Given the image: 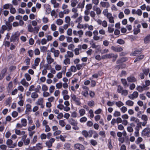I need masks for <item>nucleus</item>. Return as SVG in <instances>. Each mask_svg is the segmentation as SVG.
Returning a JSON list of instances; mask_svg holds the SVG:
<instances>
[{
    "label": "nucleus",
    "instance_id": "f257e3e1",
    "mask_svg": "<svg viewBox=\"0 0 150 150\" xmlns=\"http://www.w3.org/2000/svg\"><path fill=\"white\" fill-rule=\"evenodd\" d=\"M20 33L18 32H16L14 34H13L10 38V41L15 42V45H16L18 42L19 36Z\"/></svg>",
    "mask_w": 150,
    "mask_h": 150
},
{
    "label": "nucleus",
    "instance_id": "f03ea898",
    "mask_svg": "<svg viewBox=\"0 0 150 150\" xmlns=\"http://www.w3.org/2000/svg\"><path fill=\"white\" fill-rule=\"evenodd\" d=\"M142 135L144 137H150V128L147 127L144 128L142 132Z\"/></svg>",
    "mask_w": 150,
    "mask_h": 150
},
{
    "label": "nucleus",
    "instance_id": "7ed1b4c3",
    "mask_svg": "<svg viewBox=\"0 0 150 150\" xmlns=\"http://www.w3.org/2000/svg\"><path fill=\"white\" fill-rule=\"evenodd\" d=\"M142 128V123L141 122L140 123L137 124V125L134 128L135 131L134 133V135L136 137H137L139 136V130Z\"/></svg>",
    "mask_w": 150,
    "mask_h": 150
},
{
    "label": "nucleus",
    "instance_id": "20e7f679",
    "mask_svg": "<svg viewBox=\"0 0 150 150\" xmlns=\"http://www.w3.org/2000/svg\"><path fill=\"white\" fill-rule=\"evenodd\" d=\"M71 99L74 101L77 105H80L81 104L80 102V99L77 97L74 94H71Z\"/></svg>",
    "mask_w": 150,
    "mask_h": 150
},
{
    "label": "nucleus",
    "instance_id": "39448f33",
    "mask_svg": "<svg viewBox=\"0 0 150 150\" xmlns=\"http://www.w3.org/2000/svg\"><path fill=\"white\" fill-rule=\"evenodd\" d=\"M117 57V55H115L113 53L107 54L103 56V57L104 59L111 58L112 57H114V58H115L114 61L115 60Z\"/></svg>",
    "mask_w": 150,
    "mask_h": 150
},
{
    "label": "nucleus",
    "instance_id": "423d86ee",
    "mask_svg": "<svg viewBox=\"0 0 150 150\" xmlns=\"http://www.w3.org/2000/svg\"><path fill=\"white\" fill-rule=\"evenodd\" d=\"M138 96V93L136 91L134 92L132 94L129 95L128 96L129 98L131 100H133L137 98Z\"/></svg>",
    "mask_w": 150,
    "mask_h": 150
},
{
    "label": "nucleus",
    "instance_id": "0eeeda50",
    "mask_svg": "<svg viewBox=\"0 0 150 150\" xmlns=\"http://www.w3.org/2000/svg\"><path fill=\"white\" fill-rule=\"evenodd\" d=\"M46 59L47 63L49 64H51L54 61V59L52 58L50 54L49 53H47Z\"/></svg>",
    "mask_w": 150,
    "mask_h": 150
},
{
    "label": "nucleus",
    "instance_id": "6e6552de",
    "mask_svg": "<svg viewBox=\"0 0 150 150\" xmlns=\"http://www.w3.org/2000/svg\"><path fill=\"white\" fill-rule=\"evenodd\" d=\"M141 25L140 24L138 25L136 27H135L133 29L134 33L135 35L137 34L140 31V28H141Z\"/></svg>",
    "mask_w": 150,
    "mask_h": 150
},
{
    "label": "nucleus",
    "instance_id": "1a4fd4ad",
    "mask_svg": "<svg viewBox=\"0 0 150 150\" xmlns=\"http://www.w3.org/2000/svg\"><path fill=\"white\" fill-rule=\"evenodd\" d=\"M128 82L131 83L135 82L137 81L136 79L133 76H130L127 78Z\"/></svg>",
    "mask_w": 150,
    "mask_h": 150
},
{
    "label": "nucleus",
    "instance_id": "9d476101",
    "mask_svg": "<svg viewBox=\"0 0 150 150\" xmlns=\"http://www.w3.org/2000/svg\"><path fill=\"white\" fill-rule=\"evenodd\" d=\"M100 4L103 7L106 8H108L110 6V4L108 2L101 1Z\"/></svg>",
    "mask_w": 150,
    "mask_h": 150
},
{
    "label": "nucleus",
    "instance_id": "9b49d317",
    "mask_svg": "<svg viewBox=\"0 0 150 150\" xmlns=\"http://www.w3.org/2000/svg\"><path fill=\"white\" fill-rule=\"evenodd\" d=\"M111 49L114 52H118L122 51L123 49L121 47H116L112 46L111 47Z\"/></svg>",
    "mask_w": 150,
    "mask_h": 150
},
{
    "label": "nucleus",
    "instance_id": "f8f14e48",
    "mask_svg": "<svg viewBox=\"0 0 150 150\" xmlns=\"http://www.w3.org/2000/svg\"><path fill=\"white\" fill-rule=\"evenodd\" d=\"M142 53L141 51H135L131 53L130 55L132 56H136L137 57Z\"/></svg>",
    "mask_w": 150,
    "mask_h": 150
},
{
    "label": "nucleus",
    "instance_id": "ddd939ff",
    "mask_svg": "<svg viewBox=\"0 0 150 150\" xmlns=\"http://www.w3.org/2000/svg\"><path fill=\"white\" fill-rule=\"evenodd\" d=\"M68 121L69 123L73 126H76L77 124V121L73 119H69Z\"/></svg>",
    "mask_w": 150,
    "mask_h": 150
},
{
    "label": "nucleus",
    "instance_id": "4468645a",
    "mask_svg": "<svg viewBox=\"0 0 150 150\" xmlns=\"http://www.w3.org/2000/svg\"><path fill=\"white\" fill-rule=\"evenodd\" d=\"M6 144L10 148H13L16 145V143H13V141H7Z\"/></svg>",
    "mask_w": 150,
    "mask_h": 150
},
{
    "label": "nucleus",
    "instance_id": "2eb2a0df",
    "mask_svg": "<svg viewBox=\"0 0 150 150\" xmlns=\"http://www.w3.org/2000/svg\"><path fill=\"white\" fill-rule=\"evenodd\" d=\"M74 147L75 148L79 150H83L84 149V146L83 145L79 144H75Z\"/></svg>",
    "mask_w": 150,
    "mask_h": 150
},
{
    "label": "nucleus",
    "instance_id": "dca6fc26",
    "mask_svg": "<svg viewBox=\"0 0 150 150\" xmlns=\"http://www.w3.org/2000/svg\"><path fill=\"white\" fill-rule=\"evenodd\" d=\"M144 57V55L140 54L136 58L134 61V62L135 63L143 59Z\"/></svg>",
    "mask_w": 150,
    "mask_h": 150
},
{
    "label": "nucleus",
    "instance_id": "f3484780",
    "mask_svg": "<svg viewBox=\"0 0 150 150\" xmlns=\"http://www.w3.org/2000/svg\"><path fill=\"white\" fill-rule=\"evenodd\" d=\"M20 83L23 86L26 87H28L29 85V83L26 81L25 79H23L21 81Z\"/></svg>",
    "mask_w": 150,
    "mask_h": 150
},
{
    "label": "nucleus",
    "instance_id": "a211bd4d",
    "mask_svg": "<svg viewBox=\"0 0 150 150\" xmlns=\"http://www.w3.org/2000/svg\"><path fill=\"white\" fill-rule=\"evenodd\" d=\"M64 57L65 58V59L64 61V63L65 65L69 64H70V59L68 58L67 57V55H65Z\"/></svg>",
    "mask_w": 150,
    "mask_h": 150
},
{
    "label": "nucleus",
    "instance_id": "6ab92c4d",
    "mask_svg": "<svg viewBox=\"0 0 150 150\" xmlns=\"http://www.w3.org/2000/svg\"><path fill=\"white\" fill-rule=\"evenodd\" d=\"M31 106L30 104H27L26 105V109L25 110L26 114H28V113L30 112Z\"/></svg>",
    "mask_w": 150,
    "mask_h": 150
},
{
    "label": "nucleus",
    "instance_id": "aec40b11",
    "mask_svg": "<svg viewBox=\"0 0 150 150\" xmlns=\"http://www.w3.org/2000/svg\"><path fill=\"white\" fill-rule=\"evenodd\" d=\"M127 58L124 57L118 60L117 61V64H120L122 62H125L127 61Z\"/></svg>",
    "mask_w": 150,
    "mask_h": 150
},
{
    "label": "nucleus",
    "instance_id": "412c9836",
    "mask_svg": "<svg viewBox=\"0 0 150 150\" xmlns=\"http://www.w3.org/2000/svg\"><path fill=\"white\" fill-rule=\"evenodd\" d=\"M115 104L116 106L118 108H120L124 105L123 103L120 101H119L117 102H115Z\"/></svg>",
    "mask_w": 150,
    "mask_h": 150
},
{
    "label": "nucleus",
    "instance_id": "4be33fe9",
    "mask_svg": "<svg viewBox=\"0 0 150 150\" xmlns=\"http://www.w3.org/2000/svg\"><path fill=\"white\" fill-rule=\"evenodd\" d=\"M76 67L73 65L71 67L70 69H69L68 70L69 71H70L71 72H75L76 71Z\"/></svg>",
    "mask_w": 150,
    "mask_h": 150
},
{
    "label": "nucleus",
    "instance_id": "5701e85b",
    "mask_svg": "<svg viewBox=\"0 0 150 150\" xmlns=\"http://www.w3.org/2000/svg\"><path fill=\"white\" fill-rule=\"evenodd\" d=\"M93 9L94 11H96V14L97 15L100 14L101 13V11L100 8L98 7H94L93 8Z\"/></svg>",
    "mask_w": 150,
    "mask_h": 150
},
{
    "label": "nucleus",
    "instance_id": "b1692460",
    "mask_svg": "<svg viewBox=\"0 0 150 150\" xmlns=\"http://www.w3.org/2000/svg\"><path fill=\"white\" fill-rule=\"evenodd\" d=\"M15 133L17 134L21 135L25 134V132L24 131L21 132L20 130L16 129Z\"/></svg>",
    "mask_w": 150,
    "mask_h": 150
},
{
    "label": "nucleus",
    "instance_id": "393cba45",
    "mask_svg": "<svg viewBox=\"0 0 150 150\" xmlns=\"http://www.w3.org/2000/svg\"><path fill=\"white\" fill-rule=\"evenodd\" d=\"M6 25L7 26L6 27L7 28L8 31H9L12 29V25L9 22H6Z\"/></svg>",
    "mask_w": 150,
    "mask_h": 150
},
{
    "label": "nucleus",
    "instance_id": "a878e982",
    "mask_svg": "<svg viewBox=\"0 0 150 150\" xmlns=\"http://www.w3.org/2000/svg\"><path fill=\"white\" fill-rule=\"evenodd\" d=\"M65 55L67 56V57H72L74 56V54L73 52L69 51L67 52V54Z\"/></svg>",
    "mask_w": 150,
    "mask_h": 150
},
{
    "label": "nucleus",
    "instance_id": "bb28decb",
    "mask_svg": "<svg viewBox=\"0 0 150 150\" xmlns=\"http://www.w3.org/2000/svg\"><path fill=\"white\" fill-rule=\"evenodd\" d=\"M130 120L131 121H134L137 124L138 123V122H139V120L137 118L132 117L130 118Z\"/></svg>",
    "mask_w": 150,
    "mask_h": 150
},
{
    "label": "nucleus",
    "instance_id": "cd10ccee",
    "mask_svg": "<svg viewBox=\"0 0 150 150\" xmlns=\"http://www.w3.org/2000/svg\"><path fill=\"white\" fill-rule=\"evenodd\" d=\"M126 104L128 106H132L133 105L134 103L132 100H128L126 102Z\"/></svg>",
    "mask_w": 150,
    "mask_h": 150
},
{
    "label": "nucleus",
    "instance_id": "c85d7f7f",
    "mask_svg": "<svg viewBox=\"0 0 150 150\" xmlns=\"http://www.w3.org/2000/svg\"><path fill=\"white\" fill-rule=\"evenodd\" d=\"M40 59L39 58H37L34 61V65L35 66H38V65L39 63L40 62Z\"/></svg>",
    "mask_w": 150,
    "mask_h": 150
},
{
    "label": "nucleus",
    "instance_id": "c756f323",
    "mask_svg": "<svg viewBox=\"0 0 150 150\" xmlns=\"http://www.w3.org/2000/svg\"><path fill=\"white\" fill-rule=\"evenodd\" d=\"M12 6V5L11 4H6L3 5V8L5 9H7L9 8L11 6Z\"/></svg>",
    "mask_w": 150,
    "mask_h": 150
},
{
    "label": "nucleus",
    "instance_id": "7c9ffc66",
    "mask_svg": "<svg viewBox=\"0 0 150 150\" xmlns=\"http://www.w3.org/2000/svg\"><path fill=\"white\" fill-rule=\"evenodd\" d=\"M31 96L32 98L35 99L38 97V95L36 92H34L31 93Z\"/></svg>",
    "mask_w": 150,
    "mask_h": 150
},
{
    "label": "nucleus",
    "instance_id": "2f4dec72",
    "mask_svg": "<svg viewBox=\"0 0 150 150\" xmlns=\"http://www.w3.org/2000/svg\"><path fill=\"white\" fill-rule=\"evenodd\" d=\"M47 40L45 38H43L41 40V41H39L38 44L40 45V43L42 45H44L46 44Z\"/></svg>",
    "mask_w": 150,
    "mask_h": 150
},
{
    "label": "nucleus",
    "instance_id": "473e14b6",
    "mask_svg": "<svg viewBox=\"0 0 150 150\" xmlns=\"http://www.w3.org/2000/svg\"><path fill=\"white\" fill-rule=\"evenodd\" d=\"M27 121L26 119H22L21 120V125L23 127H25L27 125Z\"/></svg>",
    "mask_w": 150,
    "mask_h": 150
},
{
    "label": "nucleus",
    "instance_id": "72a5a7b5",
    "mask_svg": "<svg viewBox=\"0 0 150 150\" xmlns=\"http://www.w3.org/2000/svg\"><path fill=\"white\" fill-rule=\"evenodd\" d=\"M85 110L83 109H80L79 111V113L81 116H82L85 114Z\"/></svg>",
    "mask_w": 150,
    "mask_h": 150
},
{
    "label": "nucleus",
    "instance_id": "f704fd0d",
    "mask_svg": "<svg viewBox=\"0 0 150 150\" xmlns=\"http://www.w3.org/2000/svg\"><path fill=\"white\" fill-rule=\"evenodd\" d=\"M85 2V0H83L81 3H79L78 4V5L77 7V8H83L84 7V6Z\"/></svg>",
    "mask_w": 150,
    "mask_h": 150
},
{
    "label": "nucleus",
    "instance_id": "c9c22d12",
    "mask_svg": "<svg viewBox=\"0 0 150 150\" xmlns=\"http://www.w3.org/2000/svg\"><path fill=\"white\" fill-rule=\"evenodd\" d=\"M40 27L38 26L35 27L33 28V33L35 34H37L39 30L40 29Z\"/></svg>",
    "mask_w": 150,
    "mask_h": 150
},
{
    "label": "nucleus",
    "instance_id": "e433bc0d",
    "mask_svg": "<svg viewBox=\"0 0 150 150\" xmlns=\"http://www.w3.org/2000/svg\"><path fill=\"white\" fill-rule=\"evenodd\" d=\"M82 134L86 138H87L88 136V132L87 131L85 130H83L82 132Z\"/></svg>",
    "mask_w": 150,
    "mask_h": 150
},
{
    "label": "nucleus",
    "instance_id": "4c0bfd02",
    "mask_svg": "<svg viewBox=\"0 0 150 150\" xmlns=\"http://www.w3.org/2000/svg\"><path fill=\"white\" fill-rule=\"evenodd\" d=\"M144 42L147 43L150 41V35H147L144 39Z\"/></svg>",
    "mask_w": 150,
    "mask_h": 150
},
{
    "label": "nucleus",
    "instance_id": "58836bf2",
    "mask_svg": "<svg viewBox=\"0 0 150 150\" xmlns=\"http://www.w3.org/2000/svg\"><path fill=\"white\" fill-rule=\"evenodd\" d=\"M51 64H49L47 63V64H45L44 66L45 69L47 70H50L52 68V66L50 65Z\"/></svg>",
    "mask_w": 150,
    "mask_h": 150
},
{
    "label": "nucleus",
    "instance_id": "ea45409f",
    "mask_svg": "<svg viewBox=\"0 0 150 150\" xmlns=\"http://www.w3.org/2000/svg\"><path fill=\"white\" fill-rule=\"evenodd\" d=\"M28 30L30 32H33V28L32 27L31 24L28 25Z\"/></svg>",
    "mask_w": 150,
    "mask_h": 150
},
{
    "label": "nucleus",
    "instance_id": "a19ab883",
    "mask_svg": "<svg viewBox=\"0 0 150 150\" xmlns=\"http://www.w3.org/2000/svg\"><path fill=\"white\" fill-rule=\"evenodd\" d=\"M10 8V13L12 14H14L16 12V10L15 8L13 7V6L12 5V6H11Z\"/></svg>",
    "mask_w": 150,
    "mask_h": 150
},
{
    "label": "nucleus",
    "instance_id": "79ce46f5",
    "mask_svg": "<svg viewBox=\"0 0 150 150\" xmlns=\"http://www.w3.org/2000/svg\"><path fill=\"white\" fill-rule=\"evenodd\" d=\"M149 71L148 68L144 69H143V73L146 75H147Z\"/></svg>",
    "mask_w": 150,
    "mask_h": 150
},
{
    "label": "nucleus",
    "instance_id": "37998d69",
    "mask_svg": "<svg viewBox=\"0 0 150 150\" xmlns=\"http://www.w3.org/2000/svg\"><path fill=\"white\" fill-rule=\"evenodd\" d=\"M36 103L38 105H42V104L43 103V99L42 98H40L38 99Z\"/></svg>",
    "mask_w": 150,
    "mask_h": 150
},
{
    "label": "nucleus",
    "instance_id": "c03bdc74",
    "mask_svg": "<svg viewBox=\"0 0 150 150\" xmlns=\"http://www.w3.org/2000/svg\"><path fill=\"white\" fill-rule=\"evenodd\" d=\"M57 88L58 89L61 88L62 86V83L61 82L56 83V85Z\"/></svg>",
    "mask_w": 150,
    "mask_h": 150
},
{
    "label": "nucleus",
    "instance_id": "a18cd8bd",
    "mask_svg": "<svg viewBox=\"0 0 150 150\" xmlns=\"http://www.w3.org/2000/svg\"><path fill=\"white\" fill-rule=\"evenodd\" d=\"M120 110L123 113H125L127 111V108L125 106H122L120 108Z\"/></svg>",
    "mask_w": 150,
    "mask_h": 150
},
{
    "label": "nucleus",
    "instance_id": "49530a36",
    "mask_svg": "<svg viewBox=\"0 0 150 150\" xmlns=\"http://www.w3.org/2000/svg\"><path fill=\"white\" fill-rule=\"evenodd\" d=\"M56 23L59 25H61L63 23V21L60 19H58L57 20Z\"/></svg>",
    "mask_w": 150,
    "mask_h": 150
},
{
    "label": "nucleus",
    "instance_id": "de8ad7c7",
    "mask_svg": "<svg viewBox=\"0 0 150 150\" xmlns=\"http://www.w3.org/2000/svg\"><path fill=\"white\" fill-rule=\"evenodd\" d=\"M57 27L54 24H52L51 25V29L52 31H56L57 30Z\"/></svg>",
    "mask_w": 150,
    "mask_h": 150
},
{
    "label": "nucleus",
    "instance_id": "09e8293b",
    "mask_svg": "<svg viewBox=\"0 0 150 150\" xmlns=\"http://www.w3.org/2000/svg\"><path fill=\"white\" fill-rule=\"evenodd\" d=\"M121 81L124 86H128L127 82L125 79H121Z\"/></svg>",
    "mask_w": 150,
    "mask_h": 150
},
{
    "label": "nucleus",
    "instance_id": "8fccbe9b",
    "mask_svg": "<svg viewBox=\"0 0 150 150\" xmlns=\"http://www.w3.org/2000/svg\"><path fill=\"white\" fill-rule=\"evenodd\" d=\"M115 103V101L111 102L110 101H108L107 103V105L110 107L113 106Z\"/></svg>",
    "mask_w": 150,
    "mask_h": 150
},
{
    "label": "nucleus",
    "instance_id": "3c124183",
    "mask_svg": "<svg viewBox=\"0 0 150 150\" xmlns=\"http://www.w3.org/2000/svg\"><path fill=\"white\" fill-rule=\"evenodd\" d=\"M71 21V19L70 17L68 16H67L65 18V22L67 23L68 24H69L70 21Z\"/></svg>",
    "mask_w": 150,
    "mask_h": 150
},
{
    "label": "nucleus",
    "instance_id": "603ef678",
    "mask_svg": "<svg viewBox=\"0 0 150 150\" xmlns=\"http://www.w3.org/2000/svg\"><path fill=\"white\" fill-rule=\"evenodd\" d=\"M40 49L41 52H46L47 50V47L44 46L40 47Z\"/></svg>",
    "mask_w": 150,
    "mask_h": 150
},
{
    "label": "nucleus",
    "instance_id": "864d4df0",
    "mask_svg": "<svg viewBox=\"0 0 150 150\" xmlns=\"http://www.w3.org/2000/svg\"><path fill=\"white\" fill-rule=\"evenodd\" d=\"M25 77L26 78V80L28 81L30 80L31 79V77L30 75L28 73H26L25 74Z\"/></svg>",
    "mask_w": 150,
    "mask_h": 150
},
{
    "label": "nucleus",
    "instance_id": "5fc2aeb1",
    "mask_svg": "<svg viewBox=\"0 0 150 150\" xmlns=\"http://www.w3.org/2000/svg\"><path fill=\"white\" fill-rule=\"evenodd\" d=\"M91 47L93 48H97V49H99L100 48L99 45H96L95 43L92 44Z\"/></svg>",
    "mask_w": 150,
    "mask_h": 150
},
{
    "label": "nucleus",
    "instance_id": "6e6d98bb",
    "mask_svg": "<svg viewBox=\"0 0 150 150\" xmlns=\"http://www.w3.org/2000/svg\"><path fill=\"white\" fill-rule=\"evenodd\" d=\"M59 125L62 127H64L65 125V123L64 120H60L59 121Z\"/></svg>",
    "mask_w": 150,
    "mask_h": 150
},
{
    "label": "nucleus",
    "instance_id": "4d7b16f0",
    "mask_svg": "<svg viewBox=\"0 0 150 150\" xmlns=\"http://www.w3.org/2000/svg\"><path fill=\"white\" fill-rule=\"evenodd\" d=\"M12 98L11 97L8 98L6 101V105H9L11 102Z\"/></svg>",
    "mask_w": 150,
    "mask_h": 150
},
{
    "label": "nucleus",
    "instance_id": "13d9d810",
    "mask_svg": "<svg viewBox=\"0 0 150 150\" xmlns=\"http://www.w3.org/2000/svg\"><path fill=\"white\" fill-rule=\"evenodd\" d=\"M30 59L28 57H26L25 62L27 66L29 65L30 64Z\"/></svg>",
    "mask_w": 150,
    "mask_h": 150
},
{
    "label": "nucleus",
    "instance_id": "bf43d9fd",
    "mask_svg": "<svg viewBox=\"0 0 150 150\" xmlns=\"http://www.w3.org/2000/svg\"><path fill=\"white\" fill-rule=\"evenodd\" d=\"M121 115V113L120 112L117 111H115L113 116L115 117L120 116Z\"/></svg>",
    "mask_w": 150,
    "mask_h": 150
},
{
    "label": "nucleus",
    "instance_id": "052dcab7",
    "mask_svg": "<svg viewBox=\"0 0 150 150\" xmlns=\"http://www.w3.org/2000/svg\"><path fill=\"white\" fill-rule=\"evenodd\" d=\"M54 141H47L46 144L49 147H50L52 146V144Z\"/></svg>",
    "mask_w": 150,
    "mask_h": 150
},
{
    "label": "nucleus",
    "instance_id": "680f3d73",
    "mask_svg": "<svg viewBox=\"0 0 150 150\" xmlns=\"http://www.w3.org/2000/svg\"><path fill=\"white\" fill-rule=\"evenodd\" d=\"M95 102L93 100L89 101L88 103V105L90 107H92L94 105Z\"/></svg>",
    "mask_w": 150,
    "mask_h": 150
},
{
    "label": "nucleus",
    "instance_id": "e2e57ef3",
    "mask_svg": "<svg viewBox=\"0 0 150 150\" xmlns=\"http://www.w3.org/2000/svg\"><path fill=\"white\" fill-rule=\"evenodd\" d=\"M94 132V131H93L92 130H89L88 132V137L90 138L92 137V135Z\"/></svg>",
    "mask_w": 150,
    "mask_h": 150
},
{
    "label": "nucleus",
    "instance_id": "0e129e2a",
    "mask_svg": "<svg viewBox=\"0 0 150 150\" xmlns=\"http://www.w3.org/2000/svg\"><path fill=\"white\" fill-rule=\"evenodd\" d=\"M117 42L119 44L122 45L124 44V41L122 39H119L117 41Z\"/></svg>",
    "mask_w": 150,
    "mask_h": 150
},
{
    "label": "nucleus",
    "instance_id": "69168bd1",
    "mask_svg": "<svg viewBox=\"0 0 150 150\" xmlns=\"http://www.w3.org/2000/svg\"><path fill=\"white\" fill-rule=\"evenodd\" d=\"M82 16H81L77 18L75 21L76 23H80L82 21Z\"/></svg>",
    "mask_w": 150,
    "mask_h": 150
},
{
    "label": "nucleus",
    "instance_id": "338daca9",
    "mask_svg": "<svg viewBox=\"0 0 150 150\" xmlns=\"http://www.w3.org/2000/svg\"><path fill=\"white\" fill-rule=\"evenodd\" d=\"M137 89L140 92H142L143 91V87L141 86H138L137 87Z\"/></svg>",
    "mask_w": 150,
    "mask_h": 150
},
{
    "label": "nucleus",
    "instance_id": "774afa93",
    "mask_svg": "<svg viewBox=\"0 0 150 150\" xmlns=\"http://www.w3.org/2000/svg\"><path fill=\"white\" fill-rule=\"evenodd\" d=\"M141 118L142 120L144 121H147L148 120L147 116L145 115H142Z\"/></svg>",
    "mask_w": 150,
    "mask_h": 150
}]
</instances>
